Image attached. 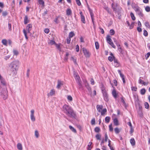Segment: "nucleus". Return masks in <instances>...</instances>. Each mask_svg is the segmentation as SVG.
<instances>
[{
	"instance_id": "obj_28",
	"label": "nucleus",
	"mask_w": 150,
	"mask_h": 150,
	"mask_svg": "<svg viewBox=\"0 0 150 150\" xmlns=\"http://www.w3.org/2000/svg\"><path fill=\"white\" fill-rule=\"evenodd\" d=\"M74 35L75 34L73 32H71L69 34V37L70 38H72Z\"/></svg>"
},
{
	"instance_id": "obj_36",
	"label": "nucleus",
	"mask_w": 150,
	"mask_h": 150,
	"mask_svg": "<svg viewBox=\"0 0 150 150\" xmlns=\"http://www.w3.org/2000/svg\"><path fill=\"white\" fill-rule=\"evenodd\" d=\"M90 15L91 17V19L92 20V22L94 24V16L93 13L92 12H90Z\"/></svg>"
},
{
	"instance_id": "obj_25",
	"label": "nucleus",
	"mask_w": 150,
	"mask_h": 150,
	"mask_svg": "<svg viewBox=\"0 0 150 150\" xmlns=\"http://www.w3.org/2000/svg\"><path fill=\"white\" fill-rule=\"evenodd\" d=\"M35 135L37 138H38L39 137V134L38 131L37 130H36L35 131Z\"/></svg>"
},
{
	"instance_id": "obj_32",
	"label": "nucleus",
	"mask_w": 150,
	"mask_h": 150,
	"mask_svg": "<svg viewBox=\"0 0 150 150\" xmlns=\"http://www.w3.org/2000/svg\"><path fill=\"white\" fill-rule=\"evenodd\" d=\"M28 23V18L27 16H25L24 20V24H26Z\"/></svg>"
},
{
	"instance_id": "obj_3",
	"label": "nucleus",
	"mask_w": 150,
	"mask_h": 150,
	"mask_svg": "<svg viewBox=\"0 0 150 150\" xmlns=\"http://www.w3.org/2000/svg\"><path fill=\"white\" fill-rule=\"evenodd\" d=\"M132 6V8L136 12L137 15L139 17H143L144 16V14L143 13L142 10L137 5L135 4H133Z\"/></svg>"
},
{
	"instance_id": "obj_20",
	"label": "nucleus",
	"mask_w": 150,
	"mask_h": 150,
	"mask_svg": "<svg viewBox=\"0 0 150 150\" xmlns=\"http://www.w3.org/2000/svg\"><path fill=\"white\" fill-rule=\"evenodd\" d=\"M74 76L76 80L79 81L80 80V77L79 76L78 74L75 73L74 74Z\"/></svg>"
},
{
	"instance_id": "obj_13",
	"label": "nucleus",
	"mask_w": 150,
	"mask_h": 150,
	"mask_svg": "<svg viewBox=\"0 0 150 150\" xmlns=\"http://www.w3.org/2000/svg\"><path fill=\"white\" fill-rule=\"evenodd\" d=\"M118 73L120 74V77L122 78L123 83H125V81L124 75L121 73V71L120 70H118Z\"/></svg>"
},
{
	"instance_id": "obj_35",
	"label": "nucleus",
	"mask_w": 150,
	"mask_h": 150,
	"mask_svg": "<svg viewBox=\"0 0 150 150\" xmlns=\"http://www.w3.org/2000/svg\"><path fill=\"white\" fill-rule=\"evenodd\" d=\"M145 10L147 12L150 11V7L148 6H147L145 8Z\"/></svg>"
},
{
	"instance_id": "obj_46",
	"label": "nucleus",
	"mask_w": 150,
	"mask_h": 150,
	"mask_svg": "<svg viewBox=\"0 0 150 150\" xmlns=\"http://www.w3.org/2000/svg\"><path fill=\"white\" fill-rule=\"evenodd\" d=\"M145 26L147 28H150V25L148 22H146L144 23Z\"/></svg>"
},
{
	"instance_id": "obj_7",
	"label": "nucleus",
	"mask_w": 150,
	"mask_h": 150,
	"mask_svg": "<svg viewBox=\"0 0 150 150\" xmlns=\"http://www.w3.org/2000/svg\"><path fill=\"white\" fill-rule=\"evenodd\" d=\"M82 51L83 54L86 57H89L90 56L91 54L85 48H82Z\"/></svg>"
},
{
	"instance_id": "obj_17",
	"label": "nucleus",
	"mask_w": 150,
	"mask_h": 150,
	"mask_svg": "<svg viewBox=\"0 0 150 150\" xmlns=\"http://www.w3.org/2000/svg\"><path fill=\"white\" fill-rule=\"evenodd\" d=\"M48 44L50 45H55L56 42H55L52 40H49L48 41Z\"/></svg>"
},
{
	"instance_id": "obj_26",
	"label": "nucleus",
	"mask_w": 150,
	"mask_h": 150,
	"mask_svg": "<svg viewBox=\"0 0 150 150\" xmlns=\"http://www.w3.org/2000/svg\"><path fill=\"white\" fill-rule=\"evenodd\" d=\"M92 143L91 142H89L88 144V145L87 149L88 150H91L92 148V146H91Z\"/></svg>"
},
{
	"instance_id": "obj_64",
	"label": "nucleus",
	"mask_w": 150,
	"mask_h": 150,
	"mask_svg": "<svg viewBox=\"0 0 150 150\" xmlns=\"http://www.w3.org/2000/svg\"><path fill=\"white\" fill-rule=\"evenodd\" d=\"M91 84L93 85L94 83V81L93 79H91Z\"/></svg>"
},
{
	"instance_id": "obj_23",
	"label": "nucleus",
	"mask_w": 150,
	"mask_h": 150,
	"mask_svg": "<svg viewBox=\"0 0 150 150\" xmlns=\"http://www.w3.org/2000/svg\"><path fill=\"white\" fill-rule=\"evenodd\" d=\"M17 147L18 149L19 150H22V144L20 143H18L17 145Z\"/></svg>"
},
{
	"instance_id": "obj_16",
	"label": "nucleus",
	"mask_w": 150,
	"mask_h": 150,
	"mask_svg": "<svg viewBox=\"0 0 150 150\" xmlns=\"http://www.w3.org/2000/svg\"><path fill=\"white\" fill-rule=\"evenodd\" d=\"M80 14L81 15V21L84 23H85V18L83 15L82 14V13L81 11L80 12Z\"/></svg>"
},
{
	"instance_id": "obj_1",
	"label": "nucleus",
	"mask_w": 150,
	"mask_h": 150,
	"mask_svg": "<svg viewBox=\"0 0 150 150\" xmlns=\"http://www.w3.org/2000/svg\"><path fill=\"white\" fill-rule=\"evenodd\" d=\"M62 110L67 115L70 117H74L75 115L72 108L68 105L65 104L62 107Z\"/></svg>"
},
{
	"instance_id": "obj_6",
	"label": "nucleus",
	"mask_w": 150,
	"mask_h": 150,
	"mask_svg": "<svg viewBox=\"0 0 150 150\" xmlns=\"http://www.w3.org/2000/svg\"><path fill=\"white\" fill-rule=\"evenodd\" d=\"M101 90L104 100L106 101H108V95L105 90L104 88H102Z\"/></svg>"
},
{
	"instance_id": "obj_22",
	"label": "nucleus",
	"mask_w": 150,
	"mask_h": 150,
	"mask_svg": "<svg viewBox=\"0 0 150 150\" xmlns=\"http://www.w3.org/2000/svg\"><path fill=\"white\" fill-rule=\"evenodd\" d=\"M69 129L72 132L74 133H76V129L72 126L70 125L69 126Z\"/></svg>"
},
{
	"instance_id": "obj_34",
	"label": "nucleus",
	"mask_w": 150,
	"mask_h": 150,
	"mask_svg": "<svg viewBox=\"0 0 150 150\" xmlns=\"http://www.w3.org/2000/svg\"><path fill=\"white\" fill-rule=\"evenodd\" d=\"M55 45L57 47V48L59 50V51H61V48L60 47V44H57L56 43L55 44Z\"/></svg>"
},
{
	"instance_id": "obj_44",
	"label": "nucleus",
	"mask_w": 150,
	"mask_h": 150,
	"mask_svg": "<svg viewBox=\"0 0 150 150\" xmlns=\"http://www.w3.org/2000/svg\"><path fill=\"white\" fill-rule=\"evenodd\" d=\"M8 13L6 11H4L2 12V15L4 16H5L8 15Z\"/></svg>"
},
{
	"instance_id": "obj_10",
	"label": "nucleus",
	"mask_w": 150,
	"mask_h": 150,
	"mask_svg": "<svg viewBox=\"0 0 150 150\" xmlns=\"http://www.w3.org/2000/svg\"><path fill=\"white\" fill-rule=\"evenodd\" d=\"M55 90L54 89H52L50 90V92L47 94V96L48 97L52 96L55 95Z\"/></svg>"
},
{
	"instance_id": "obj_59",
	"label": "nucleus",
	"mask_w": 150,
	"mask_h": 150,
	"mask_svg": "<svg viewBox=\"0 0 150 150\" xmlns=\"http://www.w3.org/2000/svg\"><path fill=\"white\" fill-rule=\"evenodd\" d=\"M150 56V52H148L147 54L145 57H146V59H147L149 58V56Z\"/></svg>"
},
{
	"instance_id": "obj_38",
	"label": "nucleus",
	"mask_w": 150,
	"mask_h": 150,
	"mask_svg": "<svg viewBox=\"0 0 150 150\" xmlns=\"http://www.w3.org/2000/svg\"><path fill=\"white\" fill-rule=\"evenodd\" d=\"M118 50L121 54H123V53L124 50L122 47L119 48Z\"/></svg>"
},
{
	"instance_id": "obj_56",
	"label": "nucleus",
	"mask_w": 150,
	"mask_h": 150,
	"mask_svg": "<svg viewBox=\"0 0 150 150\" xmlns=\"http://www.w3.org/2000/svg\"><path fill=\"white\" fill-rule=\"evenodd\" d=\"M44 32L47 34H48L50 32L48 28H46L44 30Z\"/></svg>"
},
{
	"instance_id": "obj_15",
	"label": "nucleus",
	"mask_w": 150,
	"mask_h": 150,
	"mask_svg": "<svg viewBox=\"0 0 150 150\" xmlns=\"http://www.w3.org/2000/svg\"><path fill=\"white\" fill-rule=\"evenodd\" d=\"M112 118L113 122H118L117 116L116 115L113 114L112 116Z\"/></svg>"
},
{
	"instance_id": "obj_4",
	"label": "nucleus",
	"mask_w": 150,
	"mask_h": 150,
	"mask_svg": "<svg viewBox=\"0 0 150 150\" xmlns=\"http://www.w3.org/2000/svg\"><path fill=\"white\" fill-rule=\"evenodd\" d=\"M96 108L98 111L100 113L101 115H103L106 114L107 109L106 108L103 109V106L102 105H97Z\"/></svg>"
},
{
	"instance_id": "obj_24",
	"label": "nucleus",
	"mask_w": 150,
	"mask_h": 150,
	"mask_svg": "<svg viewBox=\"0 0 150 150\" xmlns=\"http://www.w3.org/2000/svg\"><path fill=\"white\" fill-rule=\"evenodd\" d=\"M71 11L70 9H68L67 10L66 13L67 15H70L71 14Z\"/></svg>"
},
{
	"instance_id": "obj_61",
	"label": "nucleus",
	"mask_w": 150,
	"mask_h": 150,
	"mask_svg": "<svg viewBox=\"0 0 150 150\" xmlns=\"http://www.w3.org/2000/svg\"><path fill=\"white\" fill-rule=\"evenodd\" d=\"M108 60L110 61V62H112V61L113 59L112 57L111 56H109L108 57Z\"/></svg>"
},
{
	"instance_id": "obj_60",
	"label": "nucleus",
	"mask_w": 150,
	"mask_h": 150,
	"mask_svg": "<svg viewBox=\"0 0 150 150\" xmlns=\"http://www.w3.org/2000/svg\"><path fill=\"white\" fill-rule=\"evenodd\" d=\"M76 50L77 52H78L79 51V47L78 45H76Z\"/></svg>"
},
{
	"instance_id": "obj_31",
	"label": "nucleus",
	"mask_w": 150,
	"mask_h": 150,
	"mask_svg": "<svg viewBox=\"0 0 150 150\" xmlns=\"http://www.w3.org/2000/svg\"><path fill=\"white\" fill-rule=\"evenodd\" d=\"M146 92V90L144 88H143L141 90L140 93L142 95H143L145 94Z\"/></svg>"
},
{
	"instance_id": "obj_11",
	"label": "nucleus",
	"mask_w": 150,
	"mask_h": 150,
	"mask_svg": "<svg viewBox=\"0 0 150 150\" xmlns=\"http://www.w3.org/2000/svg\"><path fill=\"white\" fill-rule=\"evenodd\" d=\"M31 115L30 117L32 121H35V118L34 116V110H31Z\"/></svg>"
},
{
	"instance_id": "obj_27",
	"label": "nucleus",
	"mask_w": 150,
	"mask_h": 150,
	"mask_svg": "<svg viewBox=\"0 0 150 150\" xmlns=\"http://www.w3.org/2000/svg\"><path fill=\"white\" fill-rule=\"evenodd\" d=\"M2 43L5 46H7V41L6 39H3L2 40Z\"/></svg>"
},
{
	"instance_id": "obj_12",
	"label": "nucleus",
	"mask_w": 150,
	"mask_h": 150,
	"mask_svg": "<svg viewBox=\"0 0 150 150\" xmlns=\"http://www.w3.org/2000/svg\"><path fill=\"white\" fill-rule=\"evenodd\" d=\"M32 28V25L31 24H29L26 27V29L28 33H30V31L31 30Z\"/></svg>"
},
{
	"instance_id": "obj_14",
	"label": "nucleus",
	"mask_w": 150,
	"mask_h": 150,
	"mask_svg": "<svg viewBox=\"0 0 150 150\" xmlns=\"http://www.w3.org/2000/svg\"><path fill=\"white\" fill-rule=\"evenodd\" d=\"M112 94L113 96L115 98H116L117 97V93H116V91L115 89H113L112 92Z\"/></svg>"
},
{
	"instance_id": "obj_62",
	"label": "nucleus",
	"mask_w": 150,
	"mask_h": 150,
	"mask_svg": "<svg viewBox=\"0 0 150 150\" xmlns=\"http://www.w3.org/2000/svg\"><path fill=\"white\" fill-rule=\"evenodd\" d=\"M8 27L9 30H11V25L10 23H8Z\"/></svg>"
},
{
	"instance_id": "obj_50",
	"label": "nucleus",
	"mask_w": 150,
	"mask_h": 150,
	"mask_svg": "<svg viewBox=\"0 0 150 150\" xmlns=\"http://www.w3.org/2000/svg\"><path fill=\"white\" fill-rule=\"evenodd\" d=\"M100 129L98 127H96L95 129V132H99Z\"/></svg>"
},
{
	"instance_id": "obj_33",
	"label": "nucleus",
	"mask_w": 150,
	"mask_h": 150,
	"mask_svg": "<svg viewBox=\"0 0 150 150\" xmlns=\"http://www.w3.org/2000/svg\"><path fill=\"white\" fill-rule=\"evenodd\" d=\"M23 31L26 39L27 40L28 39V37L27 36V33H26L25 30V29H23Z\"/></svg>"
},
{
	"instance_id": "obj_42",
	"label": "nucleus",
	"mask_w": 150,
	"mask_h": 150,
	"mask_svg": "<svg viewBox=\"0 0 150 150\" xmlns=\"http://www.w3.org/2000/svg\"><path fill=\"white\" fill-rule=\"evenodd\" d=\"M110 33L111 35H113L115 34V31L113 29L110 30Z\"/></svg>"
},
{
	"instance_id": "obj_40",
	"label": "nucleus",
	"mask_w": 150,
	"mask_h": 150,
	"mask_svg": "<svg viewBox=\"0 0 150 150\" xmlns=\"http://www.w3.org/2000/svg\"><path fill=\"white\" fill-rule=\"evenodd\" d=\"M38 3L44 6V2L42 0H38Z\"/></svg>"
},
{
	"instance_id": "obj_55",
	"label": "nucleus",
	"mask_w": 150,
	"mask_h": 150,
	"mask_svg": "<svg viewBox=\"0 0 150 150\" xmlns=\"http://www.w3.org/2000/svg\"><path fill=\"white\" fill-rule=\"evenodd\" d=\"M105 139L104 140V141L105 142H106L107 141L108 139V137L106 133L105 134Z\"/></svg>"
},
{
	"instance_id": "obj_2",
	"label": "nucleus",
	"mask_w": 150,
	"mask_h": 150,
	"mask_svg": "<svg viewBox=\"0 0 150 150\" xmlns=\"http://www.w3.org/2000/svg\"><path fill=\"white\" fill-rule=\"evenodd\" d=\"M19 65V62L18 60H15L11 62L9 66L11 71L13 74H16Z\"/></svg>"
},
{
	"instance_id": "obj_9",
	"label": "nucleus",
	"mask_w": 150,
	"mask_h": 150,
	"mask_svg": "<svg viewBox=\"0 0 150 150\" xmlns=\"http://www.w3.org/2000/svg\"><path fill=\"white\" fill-rule=\"evenodd\" d=\"M63 85V82L60 80H58L57 81V88L58 89H60V87Z\"/></svg>"
},
{
	"instance_id": "obj_41",
	"label": "nucleus",
	"mask_w": 150,
	"mask_h": 150,
	"mask_svg": "<svg viewBox=\"0 0 150 150\" xmlns=\"http://www.w3.org/2000/svg\"><path fill=\"white\" fill-rule=\"evenodd\" d=\"M144 105L145 106V108H146L148 109L149 108V105L148 103L145 102L144 103Z\"/></svg>"
},
{
	"instance_id": "obj_53",
	"label": "nucleus",
	"mask_w": 150,
	"mask_h": 150,
	"mask_svg": "<svg viewBox=\"0 0 150 150\" xmlns=\"http://www.w3.org/2000/svg\"><path fill=\"white\" fill-rule=\"evenodd\" d=\"M131 90L132 91H136L137 90V87L132 86L131 87Z\"/></svg>"
},
{
	"instance_id": "obj_8",
	"label": "nucleus",
	"mask_w": 150,
	"mask_h": 150,
	"mask_svg": "<svg viewBox=\"0 0 150 150\" xmlns=\"http://www.w3.org/2000/svg\"><path fill=\"white\" fill-rule=\"evenodd\" d=\"M0 82L1 84L4 86H6V83L4 79L0 75Z\"/></svg>"
},
{
	"instance_id": "obj_48",
	"label": "nucleus",
	"mask_w": 150,
	"mask_h": 150,
	"mask_svg": "<svg viewBox=\"0 0 150 150\" xmlns=\"http://www.w3.org/2000/svg\"><path fill=\"white\" fill-rule=\"evenodd\" d=\"M76 4L79 6L81 5V3L79 0H76Z\"/></svg>"
},
{
	"instance_id": "obj_49",
	"label": "nucleus",
	"mask_w": 150,
	"mask_h": 150,
	"mask_svg": "<svg viewBox=\"0 0 150 150\" xmlns=\"http://www.w3.org/2000/svg\"><path fill=\"white\" fill-rule=\"evenodd\" d=\"M96 138L98 140H100L101 138V135L99 134H97L96 135Z\"/></svg>"
},
{
	"instance_id": "obj_63",
	"label": "nucleus",
	"mask_w": 150,
	"mask_h": 150,
	"mask_svg": "<svg viewBox=\"0 0 150 150\" xmlns=\"http://www.w3.org/2000/svg\"><path fill=\"white\" fill-rule=\"evenodd\" d=\"M84 83H86L85 85V86H86V87H87L88 86H89V85H88L89 84L88 83V82H87V81L86 80H84Z\"/></svg>"
},
{
	"instance_id": "obj_37",
	"label": "nucleus",
	"mask_w": 150,
	"mask_h": 150,
	"mask_svg": "<svg viewBox=\"0 0 150 150\" xmlns=\"http://www.w3.org/2000/svg\"><path fill=\"white\" fill-rule=\"evenodd\" d=\"M95 45L96 49H98L99 47V45L98 43L97 42H95Z\"/></svg>"
},
{
	"instance_id": "obj_5",
	"label": "nucleus",
	"mask_w": 150,
	"mask_h": 150,
	"mask_svg": "<svg viewBox=\"0 0 150 150\" xmlns=\"http://www.w3.org/2000/svg\"><path fill=\"white\" fill-rule=\"evenodd\" d=\"M1 96L4 99H6L7 97V91L6 88H4L1 92Z\"/></svg>"
},
{
	"instance_id": "obj_57",
	"label": "nucleus",
	"mask_w": 150,
	"mask_h": 150,
	"mask_svg": "<svg viewBox=\"0 0 150 150\" xmlns=\"http://www.w3.org/2000/svg\"><path fill=\"white\" fill-rule=\"evenodd\" d=\"M13 53L14 55H17L18 54V51L16 50H13Z\"/></svg>"
},
{
	"instance_id": "obj_43",
	"label": "nucleus",
	"mask_w": 150,
	"mask_h": 150,
	"mask_svg": "<svg viewBox=\"0 0 150 150\" xmlns=\"http://www.w3.org/2000/svg\"><path fill=\"white\" fill-rule=\"evenodd\" d=\"M109 130L110 131H112L113 130V127L112 126V124H111L109 126Z\"/></svg>"
},
{
	"instance_id": "obj_52",
	"label": "nucleus",
	"mask_w": 150,
	"mask_h": 150,
	"mask_svg": "<svg viewBox=\"0 0 150 150\" xmlns=\"http://www.w3.org/2000/svg\"><path fill=\"white\" fill-rule=\"evenodd\" d=\"M143 34L145 36H146L148 35V33L147 31L145 30H144V33Z\"/></svg>"
},
{
	"instance_id": "obj_58",
	"label": "nucleus",
	"mask_w": 150,
	"mask_h": 150,
	"mask_svg": "<svg viewBox=\"0 0 150 150\" xmlns=\"http://www.w3.org/2000/svg\"><path fill=\"white\" fill-rule=\"evenodd\" d=\"M114 42H116L115 43L116 44L117 47L118 49L119 48L122 47L116 41H114Z\"/></svg>"
},
{
	"instance_id": "obj_18",
	"label": "nucleus",
	"mask_w": 150,
	"mask_h": 150,
	"mask_svg": "<svg viewBox=\"0 0 150 150\" xmlns=\"http://www.w3.org/2000/svg\"><path fill=\"white\" fill-rule=\"evenodd\" d=\"M106 40L108 43L110 44L112 42L110 36L108 35L106 37Z\"/></svg>"
},
{
	"instance_id": "obj_30",
	"label": "nucleus",
	"mask_w": 150,
	"mask_h": 150,
	"mask_svg": "<svg viewBox=\"0 0 150 150\" xmlns=\"http://www.w3.org/2000/svg\"><path fill=\"white\" fill-rule=\"evenodd\" d=\"M71 60L75 64H76V60L74 57H72L71 58Z\"/></svg>"
},
{
	"instance_id": "obj_39",
	"label": "nucleus",
	"mask_w": 150,
	"mask_h": 150,
	"mask_svg": "<svg viewBox=\"0 0 150 150\" xmlns=\"http://www.w3.org/2000/svg\"><path fill=\"white\" fill-rule=\"evenodd\" d=\"M67 98L68 100L69 101H71L72 100V98L71 96H68Z\"/></svg>"
},
{
	"instance_id": "obj_45",
	"label": "nucleus",
	"mask_w": 150,
	"mask_h": 150,
	"mask_svg": "<svg viewBox=\"0 0 150 150\" xmlns=\"http://www.w3.org/2000/svg\"><path fill=\"white\" fill-rule=\"evenodd\" d=\"M115 131L116 133L118 134L120 132V130L118 128H115Z\"/></svg>"
},
{
	"instance_id": "obj_54",
	"label": "nucleus",
	"mask_w": 150,
	"mask_h": 150,
	"mask_svg": "<svg viewBox=\"0 0 150 150\" xmlns=\"http://www.w3.org/2000/svg\"><path fill=\"white\" fill-rule=\"evenodd\" d=\"M30 69H28L27 70L26 75L28 77H29L30 74Z\"/></svg>"
},
{
	"instance_id": "obj_19",
	"label": "nucleus",
	"mask_w": 150,
	"mask_h": 150,
	"mask_svg": "<svg viewBox=\"0 0 150 150\" xmlns=\"http://www.w3.org/2000/svg\"><path fill=\"white\" fill-rule=\"evenodd\" d=\"M128 125L130 127V134H132V133L134 132V129L132 127V125L131 122H128Z\"/></svg>"
},
{
	"instance_id": "obj_21",
	"label": "nucleus",
	"mask_w": 150,
	"mask_h": 150,
	"mask_svg": "<svg viewBox=\"0 0 150 150\" xmlns=\"http://www.w3.org/2000/svg\"><path fill=\"white\" fill-rule=\"evenodd\" d=\"M130 143L132 146H134L135 144V141L134 138H132L130 140Z\"/></svg>"
},
{
	"instance_id": "obj_29",
	"label": "nucleus",
	"mask_w": 150,
	"mask_h": 150,
	"mask_svg": "<svg viewBox=\"0 0 150 150\" xmlns=\"http://www.w3.org/2000/svg\"><path fill=\"white\" fill-rule=\"evenodd\" d=\"M130 16L131 17L132 19L134 21L135 20V17L134 16V14L132 12H131L130 14Z\"/></svg>"
},
{
	"instance_id": "obj_47",
	"label": "nucleus",
	"mask_w": 150,
	"mask_h": 150,
	"mask_svg": "<svg viewBox=\"0 0 150 150\" xmlns=\"http://www.w3.org/2000/svg\"><path fill=\"white\" fill-rule=\"evenodd\" d=\"M110 118L109 117H106L105 118V120L106 122H109Z\"/></svg>"
},
{
	"instance_id": "obj_51",
	"label": "nucleus",
	"mask_w": 150,
	"mask_h": 150,
	"mask_svg": "<svg viewBox=\"0 0 150 150\" xmlns=\"http://www.w3.org/2000/svg\"><path fill=\"white\" fill-rule=\"evenodd\" d=\"M67 43L69 44L70 43V41L71 40V39L69 37L67 38Z\"/></svg>"
}]
</instances>
